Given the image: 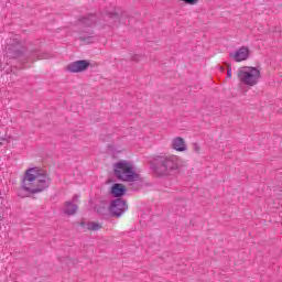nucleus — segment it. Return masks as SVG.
I'll return each instance as SVG.
<instances>
[{"mask_svg": "<svg viewBox=\"0 0 282 282\" xmlns=\"http://www.w3.org/2000/svg\"><path fill=\"white\" fill-rule=\"evenodd\" d=\"M124 193H127V188H124V185L120 183H116L112 185L111 194L113 195V197H122Z\"/></svg>", "mask_w": 282, "mask_h": 282, "instance_id": "nucleus-11", "label": "nucleus"}, {"mask_svg": "<svg viewBox=\"0 0 282 282\" xmlns=\"http://www.w3.org/2000/svg\"><path fill=\"white\" fill-rule=\"evenodd\" d=\"M76 210H78V206L76 204H73L70 202L66 203L64 213L66 215H76Z\"/></svg>", "mask_w": 282, "mask_h": 282, "instance_id": "nucleus-12", "label": "nucleus"}, {"mask_svg": "<svg viewBox=\"0 0 282 282\" xmlns=\"http://www.w3.org/2000/svg\"><path fill=\"white\" fill-rule=\"evenodd\" d=\"M102 21H106L108 25H113V23H118V21H122L120 19V14L117 12H107L102 19L99 20V23H102Z\"/></svg>", "mask_w": 282, "mask_h": 282, "instance_id": "nucleus-10", "label": "nucleus"}, {"mask_svg": "<svg viewBox=\"0 0 282 282\" xmlns=\"http://www.w3.org/2000/svg\"><path fill=\"white\" fill-rule=\"evenodd\" d=\"M172 149L182 153L184 151H187L188 147L186 145V141H184V139H182L181 137H175L174 139H172Z\"/></svg>", "mask_w": 282, "mask_h": 282, "instance_id": "nucleus-9", "label": "nucleus"}, {"mask_svg": "<svg viewBox=\"0 0 282 282\" xmlns=\"http://www.w3.org/2000/svg\"><path fill=\"white\" fill-rule=\"evenodd\" d=\"M115 175L121 182H138L140 175L135 173L133 164L127 161H120L115 164Z\"/></svg>", "mask_w": 282, "mask_h": 282, "instance_id": "nucleus-3", "label": "nucleus"}, {"mask_svg": "<svg viewBox=\"0 0 282 282\" xmlns=\"http://www.w3.org/2000/svg\"><path fill=\"white\" fill-rule=\"evenodd\" d=\"M79 39H80V41H84L85 43H91L94 37L91 35H88V36L82 35Z\"/></svg>", "mask_w": 282, "mask_h": 282, "instance_id": "nucleus-16", "label": "nucleus"}, {"mask_svg": "<svg viewBox=\"0 0 282 282\" xmlns=\"http://www.w3.org/2000/svg\"><path fill=\"white\" fill-rule=\"evenodd\" d=\"M89 65H91L89 61L79 59L68 64L66 69L67 72H70V74H78L80 72H85L89 67Z\"/></svg>", "mask_w": 282, "mask_h": 282, "instance_id": "nucleus-6", "label": "nucleus"}, {"mask_svg": "<svg viewBox=\"0 0 282 282\" xmlns=\"http://www.w3.org/2000/svg\"><path fill=\"white\" fill-rule=\"evenodd\" d=\"M229 56L236 63H241L242 61H248V58H250V48H248L246 46H241L240 48L230 53Z\"/></svg>", "mask_w": 282, "mask_h": 282, "instance_id": "nucleus-7", "label": "nucleus"}, {"mask_svg": "<svg viewBox=\"0 0 282 282\" xmlns=\"http://www.w3.org/2000/svg\"><path fill=\"white\" fill-rule=\"evenodd\" d=\"M23 54V47L21 43L17 42L14 44L7 45V57L8 58H19Z\"/></svg>", "mask_w": 282, "mask_h": 282, "instance_id": "nucleus-8", "label": "nucleus"}, {"mask_svg": "<svg viewBox=\"0 0 282 282\" xmlns=\"http://www.w3.org/2000/svg\"><path fill=\"white\" fill-rule=\"evenodd\" d=\"M132 61H140V55H134L133 57H132Z\"/></svg>", "mask_w": 282, "mask_h": 282, "instance_id": "nucleus-20", "label": "nucleus"}, {"mask_svg": "<svg viewBox=\"0 0 282 282\" xmlns=\"http://www.w3.org/2000/svg\"><path fill=\"white\" fill-rule=\"evenodd\" d=\"M101 228H102V225L98 224V223H88L87 224V229L88 230L96 231V230H100Z\"/></svg>", "mask_w": 282, "mask_h": 282, "instance_id": "nucleus-14", "label": "nucleus"}, {"mask_svg": "<svg viewBox=\"0 0 282 282\" xmlns=\"http://www.w3.org/2000/svg\"><path fill=\"white\" fill-rule=\"evenodd\" d=\"M150 167L154 171L155 175L164 177L171 175L173 171L180 169V158L175 155L156 156L151 163Z\"/></svg>", "mask_w": 282, "mask_h": 282, "instance_id": "nucleus-2", "label": "nucleus"}, {"mask_svg": "<svg viewBox=\"0 0 282 282\" xmlns=\"http://www.w3.org/2000/svg\"><path fill=\"white\" fill-rule=\"evenodd\" d=\"M194 151H196V153H199V145L197 143L194 144Z\"/></svg>", "mask_w": 282, "mask_h": 282, "instance_id": "nucleus-19", "label": "nucleus"}, {"mask_svg": "<svg viewBox=\"0 0 282 282\" xmlns=\"http://www.w3.org/2000/svg\"><path fill=\"white\" fill-rule=\"evenodd\" d=\"M227 78H232V68H227Z\"/></svg>", "mask_w": 282, "mask_h": 282, "instance_id": "nucleus-18", "label": "nucleus"}, {"mask_svg": "<svg viewBox=\"0 0 282 282\" xmlns=\"http://www.w3.org/2000/svg\"><path fill=\"white\" fill-rule=\"evenodd\" d=\"M128 209L129 207L127 206V200L122 198L112 200L109 207V212L112 217H122Z\"/></svg>", "mask_w": 282, "mask_h": 282, "instance_id": "nucleus-5", "label": "nucleus"}, {"mask_svg": "<svg viewBox=\"0 0 282 282\" xmlns=\"http://www.w3.org/2000/svg\"><path fill=\"white\" fill-rule=\"evenodd\" d=\"M260 78L261 70L257 67L245 66L238 70V79L242 85H247L248 87H254Z\"/></svg>", "mask_w": 282, "mask_h": 282, "instance_id": "nucleus-4", "label": "nucleus"}, {"mask_svg": "<svg viewBox=\"0 0 282 282\" xmlns=\"http://www.w3.org/2000/svg\"><path fill=\"white\" fill-rule=\"evenodd\" d=\"M6 215L3 214V198H0V223L3 221Z\"/></svg>", "mask_w": 282, "mask_h": 282, "instance_id": "nucleus-15", "label": "nucleus"}, {"mask_svg": "<svg viewBox=\"0 0 282 282\" xmlns=\"http://www.w3.org/2000/svg\"><path fill=\"white\" fill-rule=\"evenodd\" d=\"M184 3H187V6H196L197 0H183Z\"/></svg>", "mask_w": 282, "mask_h": 282, "instance_id": "nucleus-17", "label": "nucleus"}, {"mask_svg": "<svg viewBox=\"0 0 282 282\" xmlns=\"http://www.w3.org/2000/svg\"><path fill=\"white\" fill-rule=\"evenodd\" d=\"M52 184V178L47 171L39 167H31L26 170L22 178V188L26 193L35 195V193H43L46 188H50Z\"/></svg>", "mask_w": 282, "mask_h": 282, "instance_id": "nucleus-1", "label": "nucleus"}, {"mask_svg": "<svg viewBox=\"0 0 282 282\" xmlns=\"http://www.w3.org/2000/svg\"><path fill=\"white\" fill-rule=\"evenodd\" d=\"M82 23L90 28V25H94V23H96V15H88L87 18H84L82 20Z\"/></svg>", "mask_w": 282, "mask_h": 282, "instance_id": "nucleus-13", "label": "nucleus"}]
</instances>
